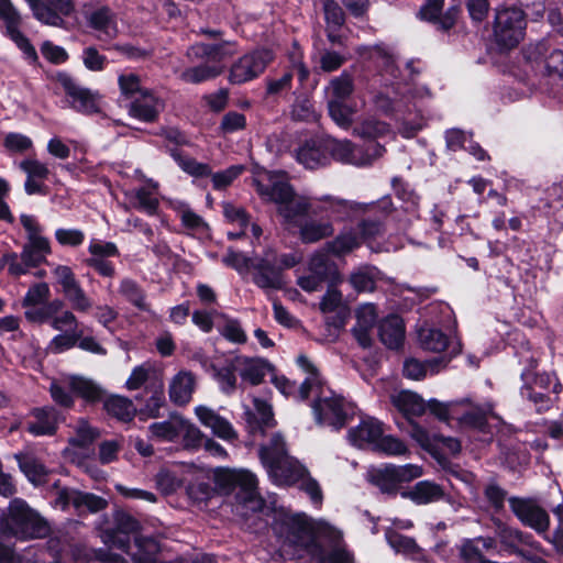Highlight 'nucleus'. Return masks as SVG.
I'll return each mask as SVG.
<instances>
[{
    "label": "nucleus",
    "mask_w": 563,
    "mask_h": 563,
    "mask_svg": "<svg viewBox=\"0 0 563 563\" xmlns=\"http://www.w3.org/2000/svg\"><path fill=\"white\" fill-rule=\"evenodd\" d=\"M418 339L422 349L435 353L443 352L449 344L448 336L443 332L428 327L419 329Z\"/></svg>",
    "instance_id": "49"
},
{
    "label": "nucleus",
    "mask_w": 563,
    "mask_h": 563,
    "mask_svg": "<svg viewBox=\"0 0 563 563\" xmlns=\"http://www.w3.org/2000/svg\"><path fill=\"white\" fill-rule=\"evenodd\" d=\"M526 58L537 70L563 78V51L553 48L545 41L530 45L525 52Z\"/></svg>",
    "instance_id": "18"
},
{
    "label": "nucleus",
    "mask_w": 563,
    "mask_h": 563,
    "mask_svg": "<svg viewBox=\"0 0 563 563\" xmlns=\"http://www.w3.org/2000/svg\"><path fill=\"white\" fill-rule=\"evenodd\" d=\"M163 108L162 101L148 91L141 93L130 107V114L133 118L145 122H152L156 119Z\"/></svg>",
    "instance_id": "36"
},
{
    "label": "nucleus",
    "mask_w": 563,
    "mask_h": 563,
    "mask_svg": "<svg viewBox=\"0 0 563 563\" xmlns=\"http://www.w3.org/2000/svg\"><path fill=\"white\" fill-rule=\"evenodd\" d=\"M181 416L173 415L168 420L152 423L148 427L151 437L159 441H174L179 435Z\"/></svg>",
    "instance_id": "50"
},
{
    "label": "nucleus",
    "mask_w": 563,
    "mask_h": 563,
    "mask_svg": "<svg viewBox=\"0 0 563 563\" xmlns=\"http://www.w3.org/2000/svg\"><path fill=\"white\" fill-rule=\"evenodd\" d=\"M427 407L439 420L446 421L454 418L462 424L474 428H481L486 420V416L492 411L490 405L473 406L468 398L450 402L430 399L426 404Z\"/></svg>",
    "instance_id": "8"
},
{
    "label": "nucleus",
    "mask_w": 563,
    "mask_h": 563,
    "mask_svg": "<svg viewBox=\"0 0 563 563\" xmlns=\"http://www.w3.org/2000/svg\"><path fill=\"white\" fill-rule=\"evenodd\" d=\"M34 18L41 23L62 27L63 16H68L74 11L73 0H26Z\"/></svg>",
    "instance_id": "20"
},
{
    "label": "nucleus",
    "mask_w": 563,
    "mask_h": 563,
    "mask_svg": "<svg viewBox=\"0 0 563 563\" xmlns=\"http://www.w3.org/2000/svg\"><path fill=\"white\" fill-rule=\"evenodd\" d=\"M260 459L277 485H290L307 475V468L288 455L286 443L279 433L273 434L269 443L261 446Z\"/></svg>",
    "instance_id": "6"
},
{
    "label": "nucleus",
    "mask_w": 563,
    "mask_h": 563,
    "mask_svg": "<svg viewBox=\"0 0 563 563\" xmlns=\"http://www.w3.org/2000/svg\"><path fill=\"white\" fill-rule=\"evenodd\" d=\"M334 227L329 220H308L300 225V239L305 243H314L333 235Z\"/></svg>",
    "instance_id": "42"
},
{
    "label": "nucleus",
    "mask_w": 563,
    "mask_h": 563,
    "mask_svg": "<svg viewBox=\"0 0 563 563\" xmlns=\"http://www.w3.org/2000/svg\"><path fill=\"white\" fill-rule=\"evenodd\" d=\"M21 472L34 485L45 482L48 474L47 467L32 453L20 452L14 455Z\"/></svg>",
    "instance_id": "39"
},
{
    "label": "nucleus",
    "mask_w": 563,
    "mask_h": 563,
    "mask_svg": "<svg viewBox=\"0 0 563 563\" xmlns=\"http://www.w3.org/2000/svg\"><path fill=\"white\" fill-rule=\"evenodd\" d=\"M386 539L388 544L397 552L411 558L412 560L420 561L423 559V552L412 538L402 536L396 530L389 529L386 531Z\"/></svg>",
    "instance_id": "41"
},
{
    "label": "nucleus",
    "mask_w": 563,
    "mask_h": 563,
    "mask_svg": "<svg viewBox=\"0 0 563 563\" xmlns=\"http://www.w3.org/2000/svg\"><path fill=\"white\" fill-rule=\"evenodd\" d=\"M375 451L383 452L387 455H405L408 452L406 444L393 435H382L377 442Z\"/></svg>",
    "instance_id": "61"
},
{
    "label": "nucleus",
    "mask_w": 563,
    "mask_h": 563,
    "mask_svg": "<svg viewBox=\"0 0 563 563\" xmlns=\"http://www.w3.org/2000/svg\"><path fill=\"white\" fill-rule=\"evenodd\" d=\"M286 541L308 555L320 554V545L314 539L310 520L305 515H294L285 520Z\"/></svg>",
    "instance_id": "16"
},
{
    "label": "nucleus",
    "mask_w": 563,
    "mask_h": 563,
    "mask_svg": "<svg viewBox=\"0 0 563 563\" xmlns=\"http://www.w3.org/2000/svg\"><path fill=\"white\" fill-rule=\"evenodd\" d=\"M33 418L34 420L26 426L27 431L33 435H53L56 432L59 413L54 407L34 409Z\"/></svg>",
    "instance_id": "31"
},
{
    "label": "nucleus",
    "mask_w": 563,
    "mask_h": 563,
    "mask_svg": "<svg viewBox=\"0 0 563 563\" xmlns=\"http://www.w3.org/2000/svg\"><path fill=\"white\" fill-rule=\"evenodd\" d=\"M329 27L338 29L344 22V13L335 0H319Z\"/></svg>",
    "instance_id": "60"
},
{
    "label": "nucleus",
    "mask_w": 563,
    "mask_h": 563,
    "mask_svg": "<svg viewBox=\"0 0 563 563\" xmlns=\"http://www.w3.org/2000/svg\"><path fill=\"white\" fill-rule=\"evenodd\" d=\"M526 30V13L518 8L497 10L494 23L496 43L506 49L516 47L523 38Z\"/></svg>",
    "instance_id": "10"
},
{
    "label": "nucleus",
    "mask_w": 563,
    "mask_h": 563,
    "mask_svg": "<svg viewBox=\"0 0 563 563\" xmlns=\"http://www.w3.org/2000/svg\"><path fill=\"white\" fill-rule=\"evenodd\" d=\"M253 184L260 197L277 205V211L287 224H296L297 219L311 211L313 214H325L329 221H345L365 213L367 205L353 200L325 195L309 200L297 196L285 174L268 170L254 173Z\"/></svg>",
    "instance_id": "1"
},
{
    "label": "nucleus",
    "mask_w": 563,
    "mask_h": 563,
    "mask_svg": "<svg viewBox=\"0 0 563 563\" xmlns=\"http://www.w3.org/2000/svg\"><path fill=\"white\" fill-rule=\"evenodd\" d=\"M223 263L238 272L253 269V282L263 289H279L283 287L282 271L296 265L295 256L290 254L277 255L275 251L267 250L260 258H250L241 252L228 251Z\"/></svg>",
    "instance_id": "4"
},
{
    "label": "nucleus",
    "mask_w": 563,
    "mask_h": 563,
    "mask_svg": "<svg viewBox=\"0 0 563 563\" xmlns=\"http://www.w3.org/2000/svg\"><path fill=\"white\" fill-rule=\"evenodd\" d=\"M157 190L158 184L153 179H147L144 186L125 190L124 196L132 208L154 216L159 205Z\"/></svg>",
    "instance_id": "24"
},
{
    "label": "nucleus",
    "mask_w": 563,
    "mask_h": 563,
    "mask_svg": "<svg viewBox=\"0 0 563 563\" xmlns=\"http://www.w3.org/2000/svg\"><path fill=\"white\" fill-rule=\"evenodd\" d=\"M409 434L422 449L429 452L435 451L437 434H429L424 428L415 422H410Z\"/></svg>",
    "instance_id": "63"
},
{
    "label": "nucleus",
    "mask_w": 563,
    "mask_h": 563,
    "mask_svg": "<svg viewBox=\"0 0 563 563\" xmlns=\"http://www.w3.org/2000/svg\"><path fill=\"white\" fill-rule=\"evenodd\" d=\"M203 63L194 67H189L185 69L180 78L189 84H200L210 79L218 77L222 74V68L218 65H211L207 60H202Z\"/></svg>",
    "instance_id": "47"
},
{
    "label": "nucleus",
    "mask_w": 563,
    "mask_h": 563,
    "mask_svg": "<svg viewBox=\"0 0 563 563\" xmlns=\"http://www.w3.org/2000/svg\"><path fill=\"white\" fill-rule=\"evenodd\" d=\"M75 508L79 511L88 510L90 512H97L106 508L107 501L93 494L76 492L74 495Z\"/></svg>",
    "instance_id": "58"
},
{
    "label": "nucleus",
    "mask_w": 563,
    "mask_h": 563,
    "mask_svg": "<svg viewBox=\"0 0 563 563\" xmlns=\"http://www.w3.org/2000/svg\"><path fill=\"white\" fill-rule=\"evenodd\" d=\"M356 52L362 58L373 60L379 68L378 77L374 79L369 91L371 102L377 111L384 114L400 112L408 108L410 99L429 93L424 87L413 92L407 84L395 81L398 78L399 68L391 48L377 44L360 46Z\"/></svg>",
    "instance_id": "2"
},
{
    "label": "nucleus",
    "mask_w": 563,
    "mask_h": 563,
    "mask_svg": "<svg viewBox=\"0 0 563 563\" xmlns=\"http://www.w3.org/2000/svg\"><path fill=\"white\" fill-rule=\"evenodd\" d=\"M49 325L60 332L79 331L77 317L73 311L65 310L64 307L58 312L53 313Z\"/></svg>",
    "instance_id": "57"
},
{
    "label": "nucleus",
    "mask_w": 563,
    "mask_h": 563,
    "mask_svg": "<svg viewBox=\"0 0 563 563\" xmlns=\"http://www.w3.org/2000/svg\"><path fill=\"white\" fill-rule=\"evenodd\" d=\"M53 275L74 311L87 313L93 308L92 298L87 295L69 266L57 265Z\"/></svg>",
    "instance_id": "15"
},
{
    "label": "nucleus",
    "mask_w": 563,
    "mask_h": 563,
    "mask_svg": "<svg viewBox=\"0 0 563 563\" xmlns=\"http://www.w3.org/2000/svg\"><path fill=\"white\" fill-rule=\"evenodd\" d=\"M298 367L306 374V378L295 395L300 400L312 398L311 409L319 424L329 426L339 430L355 413L351 402L330 389L317 365L306 355L297 357Z\"/></svg>",
    "instance_id": "3"
},
{
    "label": "nucleus",
    "mask_w": 563,
    "mask_h": 563,
    "mask_svg": "<svg viewBox=\"0 0 563 563\" xmlns=\"http://www.w3.org/2000/svg\"><path fill=\"white\" fill-rule=\"evenodd\" d=\"M74 434L68 440V446L65 449V454L73 462L80 463L77 457L76 450H88V448L99 438L98 429L89 424V422L80 418L73 427Z\"/></svg>",
    "instance_id": "26"
},
{
    "label": "nucleus",
    "mask_w": 563,
    "mask_h": 563,
    "mask_svg": "<svg viewBox=\"0 0 563 563\" xmlns=\"http://www.w3.org/2000/svg\"><path fill=\"white\" fill-rule=\"evenodd\" d=\"M402 496L409 498L417 505H427L443 499L445 493L443 488L434 482L420 481L409 490L404 492Z\"/></svg>",
    "instance_id": "33"
},
{
    "label": "nucleus",
    "mask_w": 563,
    "mask_h": 563,
    "mask_svg": "<svg viewBox=\"0 0 563 563\" xmlns=\"http://www.w3.org/2000/svg\"><path fill=\"white\" fill-rule=\"evenodd\" d=\"M216 485L223 494L235 493L239 504L251 511H260L264 500L257 492V478L249 470L219 467L214 471Z\"/></svg>",
    "instance_id": "7"
},
{
    "label": "nucleus",
    "mask_w": 563,
    "mask_h": 563,
    "mask_svg": "<svg viewBox=\"0 0 563 563\" xmlns=\"http://www.w3.org/2000/svg\"><path fill=\"white\" fill-rule=\"evenodd\" d=\"M172 156L185 173L194 177H205L211 175V167L208 164L199 163L195 158L185 156L177 151H174Z\"/></svg>",
    "instance_id": "54"
},
{
    "label": "nucleus",
    "mask_w": 563,
    "mask_h": 563,
    "mask_svg": "<svg viewBox=\"0 0 563 563\" xmlns=\"http://www.w3.org/2000/svg\"><path fill=\"white\" fill-rule=\"evenodd\" d=\"M103 407L108 415L123 422L131 421L136 412V408L133 402L121 396H111L107 398Z\"/></svg>",
    "instance_id": "46"
},
{
    "label": "nucleus",
    "mask_w": 563,
    "mask_h": 563,
    "mask_svg": "<svg viewBox=\"0 0 563 563\" xmlns=\"http://www.w3.org/2000/svg\"><path fill=\"white\" fill-rule=\"evenodd\" d=\"M390 132L389 125L373 117L357 121L353 128V134L363 139H376L387 135Z\"/></svg>",
    "instance_id": "48"
},
{
    "label": "nucleus",
    "mask_w": 563,
    "mask_h": 563,
    "mask_svg": "<svg viewBox=\"0 0 563 563\" xmlns=\"http://www.w3.org/2000/svg\"><path fill=\"white\" fill-rule=\"evenodd\" d=\"M63 307L64 302L62 300L54 299L43 306L25 307L24 314L30 322L51 324L53 313L58 312Z\"/></svg>",
    "instance_id": "51"
},
{
    "label": "nucleus",
    "mask_w": 563,
    "mask_h": 563,
    "mask_svg": "<svg viewBox=\"0 0 563 563\" xmlns=\"http://www.w3.org/2000/svg\"><path fill=\"white\" fill-rule=\"evenodd\" d=\"M88 22L98 32V37L101 41L112 40L118 34L117 22L108 7H102L91 12Z\"/></svg>",
    "instance_id": "34"
},
{
    "label": "nucleus",
    "mask_w": 563,
    "mask_h": 563,
    "mask_svg": "<svg viewBox=\"0 0 563 563\" xmlns=\"http://www.w3.org/2000/svg\"><path fill=\"white\" fill-rule=\"evenodd\" d=\"M222 209L225 220L229 223L239 227L240 229L238 232H228V238L235 240L243 236L250 224V214L246 212V210L243 207L233 205L231 202H223Z\"/></svg>",
    "instance_id": "44"
},
{
    "label": "nucleus",
    "mask_w": 563,
    "mask_h": 563,
    "mask_svg": "<svg viewBox=\"0 0 563 563\" xmlns=\"http://www.w3.org/2000/svg\"><path fill=\"white\" fill-rule=\"evenodd\" d=\"M212 377L219 384L220 389L225 394H232L236 388V371L233 368V357L227 362V365L219 368L214 365L210 367Z\"/></svg>",
    "instance_id": "53"
},
{
    "label": "nucleus",
    "mask_w": 563,
    "mask_h": 563,
    "mask_svg": "<svg viewBox=\"0 0 563 563\" xmlns=\"http://www.w3.org/2000/svg\"><path fill=\"white\" fill-rule=\"evenodd\" d=\"M195 413L200 423L211 429L212 433L218 438L225 441H232L238 438V433L231 422L212 408L200 405L195 408Z\"/></svg>",
    "instance_id": "29"
},
{
    "label": "nucleus",
    "mask_w": 563,
    "mask_h": 563,
    "mask_svg": "<svg viewBox=\"0 0 563 563\" xmlns=\"http://www.w3.org/2000/svg\"><path fill=\"white\" fill-rule=\"evenodd\" d=\"M66 384L73 393L87 401L95 402L101 399L102 389L89 378L82 376H69L67 377Z\"/></svg>",
    "instance_id": "45"
},
{
    "label": "nucleus",
    "mask_w": 563,
    "mask_h": 563,
    "mask_svg": "<svg viewBox=\"0 0 563 563\" xmlns=\"http://www.w3.org/2000/svg\"><path fill=\"white\" fill-rule=\"evenodd\" d=\"M382 342L389 349H398L405 338V325L402 319L397 314L385 318L378 328Z\"/></svg>",
    "instance_id": "35"
},
{
    "label": "nucleus",
    "mask_w": 563,
    "mask_h": 563,
    "mask_svg": "<svg viewBox=\"0 0 563 563\" xmlns=\"http://www.w3.org/2000/svg\"><path fill=\"white\" fill-rule=\"evenodd\" d=\"M443 2L444 0H427V3L418 12L419 18L439 23L443 29H450L454 24L456 10L451 8L442 16Z\"/></svg>",
    "instance_id": "40"
},
{
    "label": "nucleus",
    "mask_w": 563,
    "mask_h": 563,
    "mask_svg": "<svg viewBox=\"0 0 563 563\" xmlns=\"http://www.w3.org/2000/svg\"><path fill=\"white\" fill-rule=\"evenodd\" d=\"M384 424L373 417H364L360 423L347 432L349 441L358 448L371 445L375 450L384 434Z\"/></svg>",
    "instance_id": "22"
},
{
    "label": "nucleus",
    "mask_w": 563,
    "mask_h": 563,
    "mask_svg": "<svg viewBox=\"0 0 563 563\" xmlns=\"http://www.w3.org/2000/svg\"><path fill=\"white\" fill-rule=\"evenodd\" d=\"M509 505L515 515L527 526L538 530L545 531L549 527V515L536 501L511 497Z\"/></svg>",
    "instance_id": "21"
},
{
    "label": "nucleus",
    "mask_w": 563,
    "mask_h": 563,
    "mask_svg": "<svg viewBox=\"0 0 563 563\" xmlns=\"http://www.w3.org/2000/svg\"><path fill=\"white\" fill-rule=\"evenodd\" d=\"M521 379L523 383L520 389L521 396L531 401L538 411L550 408L551 391L554 394L561 391V384L556 377L547 373L536 375L532 372L522 371Z\"/></svg>",
    "instance_id": "12"
},
{
    "label": "nucleus",
    "mask_w": 563,
    "mask_h": 563,
    "mask_svg": "<svg viewBox=\"0 0 563 563\" xmlns=\"http://www.w3.org/2000/svg\"><path fill=\"white\" fill-rule=\"evenodd\" d=\"M195 413L200 423L211 429L212 433L218 438L225 441H232L238 438V433L231 422L212 408L200 405L195 408Z\"/></svg>",
    "instance_id": "28"
},
{
    "label": "nucleus",
    "mask_w": 563,
    "mask_h": 563,
    "mask_svg": "<svg viewBox=\"0 0 563 563\" xmlns=\"http://www.w3.org/2000/svg\"><path fill=\"white\" fill-rule=\"evenodd\" d=\"M195 388V375L189 371H179L169 382V399L177 406H185L191 400Z\"/></svg>",
    "instance_id": "30"
},
{
    "label": "nucleus",
    "mask_w": 563,
    "mask_h": 563,
    "mask_svg": "<svg viewBox=\"0 0 563 563\" xmlns=\"http://www.w3.org/2000/svg\"><path fill=\"white\" fill-rule=\"evenodd\" d=\"M49 533L48 522L22 498H13L5 516L0 519V536L19 540L45 538Z\"/></svg>",
    "instance_id": "5"
},
{
    "label": "nucleus",
    "mask_w": 563,
    "mask_h": 563,
    "mask_svg": "<svg viewBox=\"0 0 563 563\" xmlns=\"http://www.w3.org/2000/svg\"><path fill=\"white\" fill-rule=\"evenodd\" d=\"M233 368L243 383L258 385L269 371V364L260 357L236 355L233 357Z\"/></svg>",
    "instance_id": "27"
},
{
    "label": "nucleus",
    "mask_w": 563,
    "mask_h": 563,
    "mask_svg": "<svg viewBox=\"0 0 563 563\" xmlns=\"http://www.w3.org/2000/svg\"><path fill=\"white\" fill-rule=\"evenodd\" d=\"M246 428L252 434H263L266 429L275 424L272 406L263 399L254 398L253 408L244 412Z\"/></svg>",
    "instance_id": "25"
},
{
    "label": "nucleus",
    "mask_w": 563,
    "mask_h": 563,
    "mask_svg": "<svg viewBox=\"0 0 563 563\" xmlns=\"http://www.w3.org/2000/svg\"><path fill=\"white\" fill-rule=\"evenodd\" d=\"M245 126V115L236 111H230L223 115L219 129L223 134H231L244 130Z\"/></svg>",
    "instance_id": "62"
},
{
    "label": "nucleus",
    "mask_w": 563,
    "mask_h": 563,
    "mask_svg": "<svg viewBox=\"0 0 563 563\" xmlns=\"http://www.w3.org/2000/svg\"><path fill=\"white\" fill-rule=\"evenodd\" d=\"M393 405L407 418L419 417L426 411L424 400L416 393L400 390L390 396Z\"/></svg>",
    "instance_id": "37"
},
{
    "label": "nucleus",
    "mask_w": 563,
    "mask_h": 563,
    "mask_svg": "<svg viewBox=\"0 0 563 563\" xmlns=\"http://www.w3.org/2000/svg\"><path fill=\"white\" fill-rule=\"evenodd\" d=\"M321 532L329 538L331 547L329 550L320 545V554L310 555L320 563H354V558L342 542L341 532L330 526H324Z\"/></svg>",
    "instance_id": "23"
},
{
    "label": "nucleus",
    "mask_w": 563,
    "mask_h": 563,
    "mask_svg": "<svg viewBox=\"0 0 563 563\" xmlns=\"http://www.w3.org/2000/svg\"><path fill=\"white\" fill-rule=\"evenodd\" d=\"M81 339V331H66L55 335L48 343L47 350L52 353H62L70 350Z\"/></svg>",
    "instance_id": "56"
},
{
    "label": "nucleus",
    "mask_w": 563,
    "mask_h": 563,
    "mask_svg": "<svg viewBox=\"0 0 563 563\" xmlns=\"http://www.w3.org/2000/svg\"><path fill=\"white\" fill-rule=\"evenodd\" d=\"M118 294L136 309L151 313L152 316L155 314L150 303L146 301L144 289L134 279L130 277L122 278L118 287Z\"/></svg>",
    "instance_id": "38"
},
{
    "label": "nucleus",
    "mask_w": 563,
    "mask_h": 563,
    "mask_svg": "<svg viewBox=\"0 0 563 563\" xmlns=\"http://www.w3.org/2000/svg\"><path fill=\"white\" fill-rule=\"evenodd\" d=\"M239 51L238 44L233 41H220L218 43H196L187 51L190 62L207 60L211 65H218L224 70L227 59Z\"/></svg>",
    "instance_id": "19"
},
{
    "label": "nucleus",
    "mask_w": 563,
    "mask_h": 563,
    "mask_svg": "<svg viewBox=\"0 0 563 563\" xmlns=\"http://www.w3.org/2000/svg\"><path fill=\"white\" fill-rule=\"evenodd\" d=\"M244 172L243 165H232L224 170L212 174L211 180L213 188L221 190L230 186L242 173Z\"/></svg>",
    "instance_id": "59"
},
{
    "label": "nucleus",
    "mask_w": 563,
    "mask_h": 563,
    "mask_svg": "<svg viewBox=\"0 0 563 563\" xmlns=\"http://www.w3.org/2000/svg\"><path fill=\"white\" fill-rule=\"evenodd\" d=\"M361 245V238L353 228L342 231L335 239L327 243V250L336 256H342L358 249Z\"/></svg>",
    "instance_id": "43"
},
{
    "label": "nucleus",
    "mask_w": 563,
    "mask_h": 563,
    "mask_svg": "<svg viewBox=\"0 0 563 563\" xmlns=\"http://www.w3.org/2000/svg\"><path fill=\"white\" fill-rule=\"evenodd\" d=\"M274 55L269 49H255L238 58L229 69L228 80L232 85H243L264 73Z\"/></svg>",
    "instance_id": "14"
},
{
    "label": "nucleus",
    "mask_w": 563,
    "mask_h": 563,
    "mask_svg": "<svg viewBox=\"0 0 563 563\" xmlns=\"http://www.w3.org/2000/svg\"><path fill=\"white\" fill-rule=\"evenodd\" d=\"M350 282L357 291H372L375 288L374 274L368 268H360L354 272Z\"/></svg>",
    "instance_id": "64"
},
{
    "label": "nucleus",
    "mask_w": 563,
    "mask_h": 563,
    "mask_svg": "<svg viewBox=\"0 0 563 563\" xmlns=\"http://www.w3.org/2000/svg\"><path fill=\"white\" fill-rule=\"evenodd\" d=\"M369 481L383 493L395 494L398 489V478L394 476L390 465L373 468L369 471Z\"/></svg>",
    "instance_id": "52"
},
{
    "label": "nucleus",
    "mask_w": 563,
    "mask_h": 563,
    "mask_svg": "<svg viewBox=\"0 0 563 563\" xmlns=\"http://www.w3.org/2000/svg\"><path fill=\"white\" fill-rule=\"evenodd\" d=\"M354 91L353 77L342 73L330 80L325 87V97L330 117L341 128L347 129L352 124V117L355 110L346 104L347 99Z\"/></svg>",
    "instance_id": "9"
},
{
    "label": "nucleus",
    "mask_w": 563,
    "mask_h": 563,
    "mask_svg": "<svg viewBox=\"0 0 563 563\" xmlns=\"http://www.w3.org/2000/svg\"><path fill=\"white\" fill-rule=\"evenodd\" d=\"M324 148L327 155H331L334 159L352 164L355 166H366L373 163L376 158L383 156L385 148L380 144H374L364 151L356 147L347 140H327L324 141Z\"/></svg>",
    "instance_id": "13"
},
{
    "label": "nucleus",
    "mask_w": 563,
    "mask_h": 563,
    "mask_svg": "<svg viewBox=\"0 0 563 563\" xmlns=\"http://www.w3.org/2000/svg\"><path fill=\"white\" fill-rule=\"evenodd\" d=\"M297 161L306 168L314 169L325 166L329 163V156L324 148V141H309L296 152Z\"/></svg>",
    "instance_id": "32"
},
{
    "label": "nucleus",
    "mask_w": 563,
    "mask_h": 563,
    "mask_svg": "<svg viewBox=\"0 0 563 563\" xmlns=\"http://www.w3.org/2000/svg\"><path fill=\"white\" fill-rule=\"evenodd\" d=\"M21 223L26 231L27 241L23 246L19 262L26 268L35 267L51 253L49 241L42 235V228L33 216L21 214Z\"/></svg>",
    "instance_id": "11"
},
{
    "label": "nucleus",
    "mask_w": 563,
    "mask_h": 563,
    "mask_svg": "<svg viewBox=\"0 0 563 563\" xmlns=\"http://www.w3.org/2000/svg\"><path fill=\"white\" fill-rule=\"evenodd\" d=\"M20 15L5 22L7 33L11 40L19 46L21 51L26 55L27 58H36V52L30 44L29 40L19 31Z\"/></svg>",
    "instance_id": "55"
},
{
    "label": "nucleus",
    "mask_w": 563,
    "mask_h": 563,
    "mask_svg": "<svg viewBox=\"0 0 563 563\" xmlns=\"http://www.w3.org/2000/svg\"><path fill=\"white\" fill-rule=\"evenodd\" d=\"M57 82L63 88L67 102L74 110L85 114H92L99 111V98L96 92L78 85L67 74H58Z\"/></svg>",
    "instance_id": "17"
}]
</instances>
